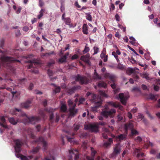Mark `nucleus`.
Returning a JSON list of instances; mask_svg holds the SVG:
<instances>
[{"instance_id": "f257e3e1", "label": "nucleus", "mask_w": 160, "mask_h": 160, "mask_svg": "<svg viewBox=\"0 0 160 160\" xmlns=\"http://www.w3.org/2000/svg\"><path fill=\"white\" fill-rule=\"evenodd\" d=\"M10 113L12 115H16L19 113L20 117H25L24 120H23V122H28L32 124H34L39 121L41 119L39 116L29 117L24 112H21L20 109L17 108L11 109Z\"/></svg>"}, {"instance_id": "f03ea898", "label": "nucleus", "mask_w": 160, "mask_h": 160, "mask_svg": "<svg viewBox=\"0 0 160 160\" xmlns=\"http://www.w3.org/2000/svg\"><path fill=\"white\" fill-rule=\"evenodd\" d=\"M2 62L0 63V65H2L4 67L8 68L11 69L12 67L10 65V63H15L17 62H20L19 60H17L14 58L8 56H2L1 58Z\"/></svg>"}, {"instance_id": "7ed1b4c3", "label": "nucleus", "mask_w": 160, "mask_h": 160, "mask_svg": "<svg viewBox=\"0 0 160 160\" xmlns=\"http://www.w3.org/2000/svg\"><path fill=\"white\" fill-rule=\"evenodd\" d=\"M116 112V111L114 109L112 108L110 110L108 106H106L102 109L101 113L102 116H98V119L101 121L103 120V118L102 116L106 118H107L108 116L111 118H113Z\"/></svg>"}, {"instance_id": "20e7f679", "label": "nucleus", "mask_w": 160, "mask_h": 160, "mask_svg": "<svg viewBox=\"0 0 160 160\" xmlns=\"http://www.w3.org/2000/svg\"><path fill=\"white\" fill-rule=\"evenodd\" d=\"M15 143V149L16 153V156L18 158H20L22 160V158L25 156H24L19 153L21 152V147L23 144V143L22 140L19 139H16L14 141Z\"/></svg>"}, {"instance_id": "39448f33", "label": "nucleus", "mask_w": 160, "mask_h": 160, "mask_svg": "<svg viewBox=\"0 0 160 160\" xmlns=\"http://www.w3.org/2000/svg\"><path fill=\"white\" fill-rule=\"evenodd\" d=\"M68 103L70 107L69 109V116L74 117L78 112V109L75 108L76 103H74L73 101L71 99L68 100Z\"/></svg>"}, {"instance_id": "423d86ee", "label": "nucleus", "mask_w": 160, "mask_h": 160, "mask_svg": "<svg viewBox=\"0 0 160 160\" xmlns=\"http://www.w3.org/2000/svg\"><path fill=\"white\" fill-rule=\"evenodd\" d=\"M105 77L109 78L111 82V83H112V84H111L110 85L111 87L114 89L113 92L114 93L116 94L119 91V89L116 88V85L114 83L115 80V76L109 73H106L105 74Z\"/></svg>"}, {"instance_id": "0eeeda50", "label": "nucleus", "mask_w": 160, "mask_h": 160, "mask_svg": "<svg viewBox=\"0 0 160 160\" xmlns=\"http://www.w3.org/2000/svg\"><path fill=\"white\" fill-rule=\"evenodd\" d=\"M75 79L76 81L79 82L81 84H87L89 82L88 79L87 77L84 76H81L79 74H78L75 77Z\"/></svg>"}, {"instance_id": "6e6552de", "label": "nucleus", "mask_w": 160, "mask_h": 160, "mask_svg": "<svg viewBox=\"0 0 160 160\" xmlns=\"http://www.w3.org/2000/svg\"><path fill=\"white\" fill-rule=\"evenodd\" d=\"M121 151V148L119 146V144H116L113 148V151L112 154L110 155V158H115L120 153Z\"/></svg>"}, {"instance_id": "1a4fd4ad", "label": "nucleus", "mask_w": 160, "mask_h": 160, "mask_svg": "<svg viewBox=\"0 0 160 160\" xmlns=\"http://www.w3.org/2000/svg\"><path fill=\"white\" fill-rule=\"evenodd\" d=\"M70 158L68 160H72V158L73 156L75 157V160H78L79 158V154L77 150H75L74 149L69 150Z\"/></svg>"}, {"instance_id": "9d476101", "label": "nucleus", "mask_w": 160, "mask_h": 160, "mask_svg": "<svg viewBox=\"0 0 160 160\" xmlns=\"http://www.w3.org/2000/svg\"><path fill=\"white\" fill-rule=\"evenodd\" d=\"M118 97L122 103L123 105H126L127 101L129 98V96L128 95H125L123 93H120L119 94Z\"/></svg>"}, {"instance_id": "9b49d317", "label": "nucleus", "mask_w": 160, "mask_h": 160, "mask_svg": "<svg viewBox=\"0 0 160 160\" xmlns=\"http://www.w3.org/2000/svg\"><path fill=\"white\" fill-rule=\"evenodd\" d=\"M84 128L86 130H89L92 132H97L98 131V127L96 125H86L84 126Z\"/></svg>"}, {"instance_id": "f8f14e48", "label": "nucleus", "mask_w": 160, "mask_h": 160, "mask_svg": "<svg viewBox=\"0 0 160 160\" xmlns=\"http://www.w3.org/2000/svg\"><path fill=\"white\" fill-rule=\"evenodd\" d=\"M35 142H39L42 145L43 150H46L47 148V142L44 140V138L42 137H40L37 139L35 141Z\"/></svg>"}, {"instance_id": "ddd939ff", "label": "nucleus", "mask_w": 160, "mask_h": 160, "mask_svg": "<svg viewBox=\"0 0 160 160\" xmlns=\"http://www.w3.org/2000/svg\"><path fill=\"white\" fill-rule=\"evenodd\" d=\"M102 101L100 99L99 101H97L96 100L95 101L93 102L95 103V106L92 108V111L94 112L98 111V108L100 107L102 104Z\"/></svg>"}, {"instance_id": "4468645a", "label": "nucleus", "mask_w": 160, "mask_h": 160, "mask_svg": "<svg viewBox=\"0 0 160 160\" xmlns=\"http://www.w3.org/2000/svg\"><path fill=\"white\" fill-rule=\"evenodd\" d=\"M136 70H139V69L136 68H129L126 70V73L129 75H130L132 74H136L138 73V71H136Z\"/></svg>"}, {"instance_id": "2eb2a0df", "label": "nucleus", "mask_w": 160, "mask_h": 160, "mask_svg": "<svg viewBox=\"0 0 160 160\" xmlns=\"http://www.w3.org/2000/svg\"><path fill=\"white\" fill-rule=\"evenodd\" d=\"M0 126L5 128H8V127L7 125L6 124V120L5 119V117L4 116H2L0 115Z\"/></svg>"}, {"instance_id": "dca6fc26", "label": "nucleus", "mask_w": 160, "mask_h": 160, "mask_svg": "<svg viewBox=\"0 0 160 160\" xmlns=\"http://www.w3.org/2000/svg\"><path fill=\"white\" fill-rule=\"evenodd\" d=\"M89 54H87L86 55H83L81 56L80 59L81 60L89 65L90 64L89 59Z\"/></svg>"}, {"instance_id": "f3484780", "label": "nucleus", "mask_w": 160, "mask_h": 160, "mask_svg": "<svg viewBox=\"0 0 160 160\" xmlns=\"http://www.w3.org/2000/svg\"><path fill=\"white\" fill-rule=\"evenodd\" d=\"M133 128V125L132 123L131 122H129L127 123L125 125V133H128V129H129L131 130Z\"/></svg>"}, {"instance_id": "a211bd4d", "label": "nucleus", "mask_w": 160, "mask_h": 160, "mask_svg": "<svg viewBox=\"0 0 160 160\" xmlns=\"http://www.w3.org/2000/svg\"><path fill=\"white\" fill-rule=\"evenodd\" d=\"M127 133L120 134L116 137V139L119 141L121 142L122 140H125L126 139Z\"/></svg>"}, {"instance_id": "6ab92c4d", "label": "nucleus", "mask_w": 160, "mask_h": 160, "mask_svg": "<svg viewBox=\"0 0 160 160\" xmlns=\"http://www.w3.org/2000/svg\"><path fill=\"white\" fill-rule=\"evenodd\" d=\"M106 49L105 48H104L100 55L101 58L103 59V61L105 62H107L108 60V55H106Z\"/></svg>"}, {"instance_id": "aec40b11", "label": "nucleus", "mask_w": 160, "mask_h": 160, "mask_svg": "<svg viewBox=\"0 0 160 160\" xmlns=\"http://www.w3.org/2000/svg\"><path fill=\"white\" fill-rule=\"evenodd\" d=\"M81 88L80 86L79 85L74 86L71 88L68 89L67 91V92L69 94H72L74 93L76 91L80 89Z\"/></svg>"}, {"instance_id": "412c9836", "label": "nucleus", "mask_w": 160, "mask_h": 160, "mask_svg": "<svg viewBox=\"0 0 160 160\" xmlns=\"http://www.w3.org/2000/svg\"><path fill=\"white\" fill-rule=\"evenodd\" d=\"M46 111L50 113H51L50 114L49 121L51 122H53L54 120L53 119L54 115L52 112L54 111V110L52 108H50L48 110V109H46Z\"/></svg>"}, {"instance_id": "4be33fe9", "label": "nucleus", "mask_w": 160, "mask_h": 160, "mask_svg": "<svg viewBox=\"0 0 160 160\" xmlns=\"http://www.w3.org/2000/svg\"><path fill=\"white\" fill-rule=\"evenodd\" d=\"M26 62L30 63V64L28 66V69H30L32 68H34L38 64V63L34 62V60L32 61L31 60H29Z\"/></svg>"}, {"instance_id": "5701e85b", "label": "nucleus", "mask_w": 160, "mask_h": 160, "mask_svg": "<svg viewBox=\"0 0 160 160\" xmlns=\"http://www.w3.org/2000/svg\"><path fill=\"white\" fill-rule=\"evenodd\" d=\"M91 149L92 151V153L91 154L92 157H90L89 156H87L86 158L87 160H94V158L96 153V152L93 150V148L92 147L91 148Z\"/></svg>"}, {"instance_id": "b1692460", "label": "nucleus", "mask_w": 160, "mask_h": 160, "mask_svg": "<svg viewBox=\"0 0 160 160\" xmlns=\"http://www.w3.org/2000/svg\"><path fill=\"white\" fill-rule=\"evenodd\" d=\"M91 149L92 151V153L91 154L92 157H90L89 156H87L86 158L87 160H94V158L96 153V152L93 150V148L92 147L91 148Z\"/></svg>"}, {"instance_id": "393cba45", "label": "nucleus", "mask_w": 160, "mask_h": 160, "mask_svg": "<svg viewBox=\"0 0 160 160\" xmlns=\"http://www.w3.org/2000/svg\"><path fill=\"white\" fill-rule=\"evenodd\" d=\"M69 54V53L68 52L66 53L63 56L58 59V62L61 63L66 62L67 57L68 56Z\"/></svg>"}, {"instance_id": "a878e982", "label": "nucleus", "mask_w": 160, "mask_h": 160, "mask_svg": "<svg viewBox=\"0 0 160 160\" xmlns=\"http://www.w3.org/2000/svg\"><path fill=\"white\" fill-rule=\"evenodd\" d=\"M89 96H90L91 98V100L92 102L95 101L96 99V96L95 94L91 93L90 92H88L86 95V97H88Z\"/></svg>"}, {"instance_id": "bb28decb", "label": "nucleus", "mask_w": 160, "mask_h": 160, "mask_svg": "<svg viewBox=\"0 0 160 160\" xmlns=\"http://www.w3.org/2000/svg\"><path fill=\"white\" fill-rule=\"evenodd\" d=\"M31 103V101L30 100H27L26 102L21 104V106L22 108H27L30 106Z\"/></svg>"}, {"instance_id": "cd10ccee", "label": "nucleus", "mask_w": 160, "mask_h": 160, "mask_svg": "<svg viewBox=\"0 0 160 160\" xmlns=\"http://www.w3.org/2000/svg\"><path fill=\"white\" fill-rule=\"evenodd\" d=\"M88 27L87 24H84L82 27V32L84 34L87 35L88 32Z\"/></svg>"}, {"instance_id": "c85d7f7f", "label": "nucleus", "mask_w": 160, "mask_h": 160, "mask_svg": "<svg viewBox=\"0 0 160 160\" xmlns=\"http://www.w3.org/2000/svg\"><path fill=\"white\" fill-rule=\"evenodd\" d=\"M8 120L11 123L14 125H16L18 122V120H15L13 118H9Z\"/></svg>"}, {"instance_id": "c756f323", "label": "nucleus", "mask_w": 160, "mask_h": 160, "mask_svg": "<svg viewBox=\"0 0 160 160\" xmlns=\"http://www.w3.org/2000/svg\"><path fill=\"white\" fill-rule=\"evenodd\" d=\"M67 108L66 104L64 103L61 104V106L60 108V110L61 112H65L67 110Z\"/></svg>"}, {"instance_id": "7c9ffc66", "label": "nucleus", "mask_w": 160, "mask_h": 160, "mask_svg": "<svg viewBox=\"0 0 160 160\" xmlns=\"http://www.w3.org/2000/svg\"><path fill=\"white\" fill-rule=\"evenodd\" d=\"M51 85H53L54 87L55 88V89L54 90V92L55 93H59L60 92L61 89L60 87H57L56 85L53 83L51 84Z\"/></svg>"}, {"instance_id": "2f4dec72", "label": "nucleus", "mask_w": 160, "mask_h": 160, "mask_svg": "<svg viewBox=\"0 0 160 160\" xmlns=\"http://www.w3.org/2000/svg\"><path fill=\"white\" fill-rule=\"evenodd\" d=\"M98 86L99 87L105 88L107 86V85L104 82L100 81L98 82Z\"/></svg>"}, {"instance_id": "473e14b6", "label": "nucleus", "mask_w": 160, "mask_h": 160, "mask_svg": "<svg viewBox=\"0 0 160 160\" xmlns=\"http://www.w3.org/2000/svg\"><path fill=\"white\" fill-rule=\"evenodd\" d=\"M150 146L152 147L153 146V144L150 141H148L146 143L144 144L143 147L144 148L147 149Z\"/></svg>"}, {"instance_id": "72a5a7b5", "label": "nucleus", "mask_w": 160, "mask_h": 160, "mask_svg": "<svg viewBox=\"0 0 160 160\" xmlns=\"http://www.w3.org/2000/svg\"><path fill=\"white\" fill-rule=\"evenodd\" d=\"M65 23L68 25H69L70 27H71V20L69 18H65L64 19V20Z\"/></svg>"}, {"instance_id": "f704fd0d", "label": "nucleus", "mask_w": 160, "mask_h": 160, "mask_svg": "<svg viewBox=\"0 0 160 160\" xmlns=\"http://www.w3.org/2000/svg\"><path fill=\"white\" fill-rule=\"evenodd\" d=\"M112 142V139L111 138H109L108 142L104 143V145L105 147L107 148L109 146Z\"/></svg>"}, {"instance_id": "c9c22d12", "label": "nucleus", "mask_w": 160, "mask_h": 160, "mask_svg": "<svg viewBox=\"0 0 160 160\" xmlns=\"http://www.w3.org/2000/svg\"><path fill=\"white\" fill-rule=\"evenodd\" d=\"M94 76H93V78L94 79H100L101 78V77L99 76L98 74L96 72V69L94 70Z\"/></svg>"}, {"instance_id": "e433bc0d", "label": "nucleus", "mask_w": 160, "mask_h": 160, "mask_svg": "<svg viewBox=\"0 0 160 160\" xmlns=\"http://www.w3.org/2000/svg\"><path fill=\"white\" fill-rule=\"evenodd\" d=\"M108 105H111L114 107H118L119 106L118 104L113 102H108Z\"/></svg>"}, {"instance_id": "4c0bfd02", "label": "nucleus", "mask_w": 160, "mask_h": 160, "mask_svg": "<svg viewBox=\"0 0 160 160\" xmlns=\"http://www.w3.org/2000/svg\"><path fill=\"white\" fill-rule=\"evenodd\" d=\"M85 14L86 19L90 21H92V17L90 13H86Z\"/></svg>"}, {"instance_id": "58836bf2", "label": "nucleus", "mask_w": 160, "mask_h": 160, "mask_svg": "<svg viewBox=\"0 0 160 160\" xmlns=\"http://www.w3.org/2000/svg\"><path fill=\"white\" fill-rule=\"evenodd\" d=\"M49 156L48 157H46L45 158V160H54L55 158L53 156H52L50 153L49 152Z\"/></svg>"}, {"instance_id": "ea45409f", "label": "nucleus", "mask_w": 160, "mask_h": 160, "mask_svg": "<svg viewBox=\"0 0 160 160\" xmlns=\"http://www.w3.org/2000/svg\"><path fill=\"white\" fill-rule=\"evenodd\" d=\"M142 78H146L147 80H149L150 79L149 77H148V74L147 73L144 72L142 75Z\"/></svg>"}, {"instance_id": "a19ab883", "label": "nucleus", "mask_w": 160, "mask_h": 160, "mask_svg": "<svg viewBox=\"0 0 160 160\" xmlns=\"http://www.w3.org/2000/svg\"><path fill=\"white\" fill-rule=\"evenodd\" d=\"M55 63V61L53 60H51L50 62H48L47 63V65L48 67L51 66Z\"/></svg>"}, {"instance_id": "79ce46f5", "label": "nucleus", "mask_w": 160, "mask_h": 160, "mask_svg": "<svg viewBox=\"0 0 160 160\" xmlns=\"http://www.w3.org/2000/svg\"><path fill=\"white\" fill-rule=\"evenodd\" d=\"M112 55L116 59L117 62H119L120 61L119 59L118 58V56L116 53V52L114 51L112 52Z\"/></svg>"}, {"instance_id": "37998d69", "label": "nucleus", "mask_w": 160, "mask_h": 160, "mask_svg": "<svg viewBox=\"0 0 160 160\" xmlns=\"http://www.w3.org/2000/svg\"><path fill=\"white\" fill-rule=\"evenodd\" d=\"M26 81V79L25 78H23L19 79L18 80V82L21 84H25V82Z\"/></svg>"}, {"instance_id": "c03bdc74", "label": "nucleus", "mask_w": 160, "mask_h": 160, "mask_svg": "<svg viewBox=\"0 0 160 160\" xmlns=\"http://www.w3.org/2000/svg\"><path fill=\"white\" fill-rule=\"evenodd\" d=\"M129 39L131 40V41H130V42L132 45H134L135 43V42L136 41L135 39L132 36L130 37Z\"/></svg>"}, {"instance_id": "a18cd8bd", "label": "nucleus", "mask_w": 160, "mask_h": 160, "mask_svg": "<svg viewBox=\"0 0 160 160\" xmlns=\"http://www.w3.org/2000/svg\"><path fill=\"white\" fill-rule=\"evenodd\" d=\"M39 114L41 118H44L45 116V114L44 111L42 110H40L39 112Z\"/></svg>"}, {"instance_id": "49530a36", "label": "nucleus", "mask_w": 160, "mask_h": 160, "mask_svg": "<svg viewBox=\"0 0 160 160\" xmlns=\"http://www.w3.org/2000/svg\"><path fill=\"white\" fill-rule=\"evenodd\" d=\"M148 99H151L152 100H154L155 99V96L152 94H149L148 96Z\"/></svg>"}, {"instance_id": "de8ad7c7", "label": "nucleus", "mask_w": 160, "mask_h": 160, "mask_svg": "<svg viewBox=\"0 0 160 160\" xmlns=\"http://www.w3.org/2000/svg\"><path fill=\"white\" fill-rule=\"evenodd\" d=\"M135 140L136 142H141L142 140V138L140 136L137 137L135 138Z\"/></svg>"}, {"instance_id": "09e8293b", "label": "nucleus", "mask_w": 160, "mask_h": 160, "mask_svg": "<svg viewBox=\"0 0 160 160\" xmlns=\"http://www.w3.org/2000/svg\"><path fill=\"white\" fill-rule=\"evenodd\" d=\"M131 133L132 135H138V132L137 131L134 129L133 128L131 130Z\"/></svg>"}, {"instance_id": "8fccbe9b", "label": "nucleus", "mask_w": 160, "mask_h": 160, "mask_svg": "<svg viewBox=\"0 0 160 160\" xmlns=\"http://www.w3.org/2000/svg\"><path fill=\"white\" fill-rule=\"evenodd\" d=\"M40 148L39 147H37L33 149L32 150V152L34 153H37L38 152Z\"/></svg>"}, {"instance_id": "3c124183", "label": "nucleus", "mask_w": 160, "mask_h": 160, "mask_svg": "<svg viewBox=\"0 0 160 160\" xmlns=\"http://www.w3.org/2000/svg\"><path fill=\"white\" fill-rule=\"evenodd\" d=\"M89 48L88 47L86 46L84 50L83 51V52L84 53H85L89 52Z\"/></svg>"}, {"instance_id": "603ef678", "label": "nucleus", "mask_w": 160, "mask_h": 160, "mask_svg": "<svg viewBox=\"0 0 160 160\" xmlns=\"http://www.w3.org/2000/svg\"><path fill=\"white\" fill-rule=\"evenodd\" d=\"M99 93L102 96L104 97H107V95L104 92H103V91H99Z\"/></svg>"}, {"instance_id": "864d4df0", "label": "nucleus", "mask_w": 160, "mask_h": 160, "mask_svg": "<svg viewBox=\"0 0 160 160\" xmlns=\"http://www.w3.org/2000/svg\"><path fill=\"white\" fill-rule=\"evenodd\" d=\"M74 131H77L80 128V126L79 125H75V124L74 125Z\"/></svg>"}, {"instance_id": "5fc2aeb1", "label": "nucleus", "mask_w": 160, "mask_h": 160, "mask_svg": "<svg viewBox=\"0 0 160 160\" xmlns=\"http://www.w3.org/2000/svg\"><path fill=\"white\" fill-rule=\"evenodd\" d=\"M119 27L121 29H122L124 32H125L126 31V27L123 26L122 25L118 24Z\"/></svg>"}, {"instance_id": "6e6d98bb", "label": "nucleus", "mask_w": 160, "mask_h": 160, "mask_svg": "<svg viewBox=\"0 0 160 160\" xmlns=\"http://www.w3.org/2000/svg\"><path fill=\"white\" fill-rule=\"evenodd\" d=\"M79 57V56L77 54H74L72 57L71 59L72 60L76 59L78 58Z\"/></svg>"}, {"instance_id": "4d7b16f0", "label": "nucleus", "mask_w": 160, "mask_h": 160, "mask_svg": "<svg viewBox=\"0 0 160 160\" xmlns=\"http://www.w3.org/2000/svg\"><path fill=\"white\" fill-rule=\"evenodd\" d=\"M4 41L3 39H2L0 41V47L2 48L4 44Z\"/></svg>"}, {"instance_id": "13d9d810", "label": "nucleus", "mask_w": 160, "mask_h": 160, "mask_svg": "<svg viewBox=\"0 0 160 160\" xmlns=\"http://www.w3.org/2000/svg\"><path fill=\"white\" fill-rule=\"evenodd\" d=\"M103 131L105 133H109L110 132V130H109L108 128H102Z\"/></svg>"}, {"instance_id": "bf43d9fd", "label": "nucleus", "mask_w": 160, "mask_h": 160, "mask_svg": "<svg viewBox=\"0 0 160 160\" xmlns=\"http://www.w3.org/2000/svg\"><path fill=\"white\" fill-rule=\"evenodd\" d=\"M48 73L49 76H52L53 75V72L52 70L48 69Z\"/></svg>"}, {"instance_id": "052dcab7", "label": "nucleus", "mask_w": 160, "mask_h": 160, "mask_svg": "<svg viewBox=\"0 0 160 160\" xmlns=\"http://www.w3.org/2000/svg\"><path fill=\"white\" fill-rule=\"evenodd\" d=\"M34 87L33 84L32 83H31L29 85V86L28 88V89L29 90H31Z\"/></svg>"}, {"instance_id": "680f3d73", "label": "nucleus", "mask_w": 160, "mask_h": 160, "mask_svg": "<svg viewBox=\"0 0 160 160\" xmlns=\"http://www.w3.org/2000/svg\"><path fill=\"white\" fill-rule=\"evenodd\" d=\"M39 6L42 7L44 5V3L42 0H39Z\"/></svg>"}, {"instance_id": "e2e57ef3", "label": "nucleus", "mask_w": 160, "mask_h": 160, "mask_svg": "<svg viewBox=\"0 0 160 160\" xmlns=\"http://www.w3.org/2000/svg\"><path fill=\"white\" fill-rule=\"evenodd\" d=\"M93 49L94 50V54H96L98 52L99 48L98 47H94L93 48Z\"/></svg>"}, {"instance_id": "0e129e2a", "label": "nucleus", "mask_w": 160, "mask_h": 160, "mask_svg": "<svg viewBox=\"0 0 160 160\" xmlns=\"http://www.w3.org/2000/svg\"><path fill=\"white\" fill-rule=\"evenodd\" d=\"M60 119L59 115L58 114H56V118L55 120V122H58Z\"/></svg>"}, {"instance_id": "69168bd1", "label": "nucleus", "mask_w": 160, "mask_h": 160, "mask_svg": "<svg viewBox=\"0 0 160 160\" xmlns=\"http://www.w3.org/2000/svg\"><path fill=\"white\" fill-rule=\"evenodd\" d=\"M138 118L139 119H141L142 120L144 118V117L143 114L141 113H138Z\"/></svg>"}, {"instance_id": "338daca9", "label": "nucleus", "mask_w": 160, "mask_h": 160, "mask_svg": "<svg viewBox=\"0 0 160 160\" xmlns=\"http://www.w3.org/2000/svg\"><path fill=\"white\" fill-rule=\"evenodd\" d=\"M118 120L119 121H122L123 119V117L120 115H118Z\"/></svg>"}, {"instance_id": "774afa93", "label": "nucleus", "mask_w": 160, "mask_h": 160, "mask_svg": "<svg viewBox=\"0 0 160 160\" xmlns=\"http://www.w3.org/2000/svg\"><path fill=\"white\" fill-rule=\"evenodd\" d=\"M115 19L117 21L119 22L120 20V18L119 15L117 14L115 15Z\"/></svg>"}]
</instances>
